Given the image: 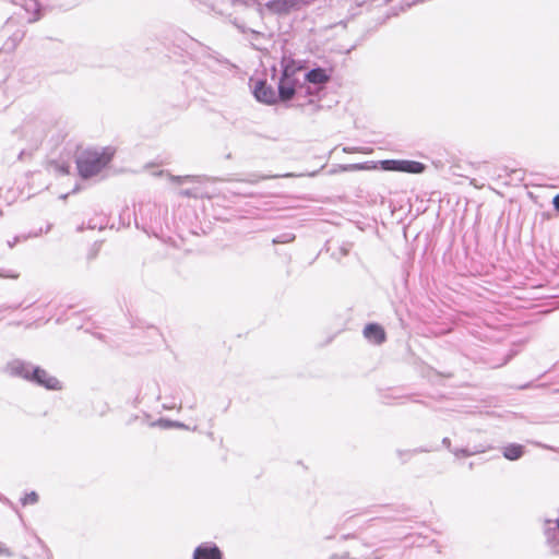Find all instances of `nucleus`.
<instances>
[{
    "instance_id": "obj_8",
    "label": "nucleus",
    "mask_w": 559,
    "mask_h": 559,
    "mask_svg": "<svg viewBox=\"0 0 559 559\" xmlns=\"http://www.w3.org/2000/svg\"><path fill=\"white\" fill-rule=\"evenodd\" d=\"M306 80L312 84H324L329 82L330 75L326 73V70L317 68L307 73Z\"/></svg>"
},
{
    "instance_id": "obj_12",
    "label": "nucleus",
    "mask_w": 559,
    "mask_h": 559,
    "mask_svg": "<svg viewBox=\"0 0 559 559\" xmlns=\"http://www.w3.org/2000/svg\"><path fill=\"white\" fill-rule=\"evenodd\" d=\"M11 555H12V552L9 550V548H7L2 544H0V556H11Z\"/></svg>"
},
{
    "instance_id": "obj_10",
    "label": "nucleus",
    "mask_w": 559,
    "mask_h": 559,
    "mask_svg": "<svg viewBox=\"0 0 559 559\" xmlns=\"http://www.w3.org/2000/svg\"><path fill=\"white\" fill-rule=\"evenodd\" d=\"M48 168L56 174L68 175L70 166L69 164H59L58 162L51 160L48 163Z\"/></svg>"
},
{
    "instance_id": "obj_5",
    "label": "nucleus",
    "mask_w": 559,
    "mask_h": 559,
    "mask_svg": "<svg viewBox=\"0 0 559 559\" xmlns=\"http://www.w3.org/2000/svg\"><path fill=\"white\" fill-rule=\"evenodd\" d=\"M254 96L259 102L265 104H274L276 102V95L273 88L266 85L265 82L259 81L254 86Z\"/></svg>"
},
{
    "instance_id": "obj_9",
    "label": "nucleus",
    "mask_w": 559,
    "mask_h": 559,
    "mask_svg": "<svg viewBox=\"0 0 559 559\" xmlns=\"http://www.w3.org/2000/svg\"><path fill=\"white\" fill-rule=\"evenodd\" d=\"M524 453L523 445L509 444L503 449V456L510 461L520 459Z\"/></svg>"
},
{
    "instance_id": "obj_13",
    "label": "nucleus",
    "mask_w": 559,
    "mask_h": 559,
    "mask_svg": "<svg viewBox=\"0 0 559 559\" xmlns=\"http://www.w3.org/2000/svg\"><path fill=\"white\" fill-rule=\"evenodd\" d=\"M552 204H554V207L557 212H559V193L557 195H555V198L552 199Z\"/></svg>"
},
{
    "instance_id": "obj_3",
    "label": "nucleus",
    "mask_w": 559,
    "mask_h": 559,
    "mask_svg": "<svg viewBox=\"0 0 559 559\" xmlns=\"http://www.w3.org/2000/svg\"><path fill=\"white\" fill-rule=\"evenodd\" d=\"M425 169L426 166L420 162L386 159V170H396L409 174H421Z\"/></svg>"
},
{
    "instance_id": "obj_6",
    "label": "nucleus",
    "mask_w": 559,
    "mask_h": 559,
    "mask_svg": "<svg viewBox=\"0 0 559 559\" xmlns=\"http://www.w3.org/2000/svg\"><path fill=\"white\" fill-rule=\"evenodd\" d=\"M364 336L371 343L381 344L384 340V331L381 325L370 323L364 329Z\"/></svg>"
},
{
    "instance_id": "obj_2",
    "label": "nucleus",
    "mask_w": 559,
    "mask_h": 559,
    "mask_svg": "<svg viewBox=\"0 0 559 559\" xmlns=\"http://www.w3.org/2000/svg\"><path fill=\"white\" fill-rule=\"evenodd\" d=\"M25 379L33 380L37 382L39 385H43L44 388L48 390H61L62 385L61 382L50 376L46 370L41 368H35L32 376H28L27 373L23 374Z\"/></svg>"
},
{
    "instance_id": "obj_4",
    "label": "nucleus",
    "mask_w": 559,
    "mask_h": 559,
    "mask_svg": "<svg viewBox=\"0 0 559 559\" xmlns=\"http://www.w3.org/2000/svg\"><path fill=\"white\" fill-rule=\"evenodd\" d=\"M223 554L215 545L202 544L194 549L193 559H222Z\"/></svg>"
},
{
    "instance_id": "obj_15",
    "label": "nucleus",
    "mask_w": 559,
    "mask_h": 559,
    "mask_svg": "<svg viewBox=\"0 0 559 559\" xmlns=\"http://www.w3.org/2000/svg\"><path fill=\"white\" fill-rule=\"evenodd\" d=\"M190 177H185V178H180V177H177V178H174V181H177V182H182L185 180H188Z\"/></svg>"
},
{
    "instance_id": "obj_7",
    "label": "nucleus",
    "mask_w": 559,
    "mask_h": 559,
    "mask_svg": "<svg viewBox=\"0 0 559 559\" xmlns=\"http://www.w3.org/2000/svg\"><path fill=\"white\" fill-rule=\"evenodd\" d=\"M280 98L283 102L290 100L295 95V84L287 76L281 79L278 84Z\"/></svg>"
},
{
    "instance_id": "obj_14",
    "label": "nucleus",
    "mask_w": 559,
    "mask_h": 559,
    "mask_svg": "<svg viewBox=\"0 0 559 559\" xmlns=\"http://www.w3.org/2000/svg\"><path fill=\"white\" fill-rule=\"evenodd\" d=\"M180 194L183 195V197H188V198H191V197L195 198L197 197V194L190 192L189 190H183V191L180 192Z\"/></svg>"
},
{
    "instance_id": "obj_1",
    "label": "nucleus",
    "mask_w": 559,
    "mask_h": 559,
    "mask_svg": "<svg viewBox=\"0 0 559 559\" xmlns=\"http://www.w3.org/2000/svg\"><path fill=\"white\" fill-rule=\"evenodd\" d=\"M115 151L111 147L86 148L79 153L76 166L83 178L97 175L112 159Z\"/></svg>"
},
{
    "instance_id": "obj_11",
    "label": "nucleus",
    "mask_w": 559,
    "mask_h": 559,
    "mask_svg": "<svg viewBox=\"0 0 559 559\" xmlns=\"http://www.w3.org/2000/svg\"><path fill=\"white\" fill-rule=\"evenodd\" d=\"M22 501H23V504L36 503L38 501V495L34 491L26 493Z\"/></svg>"
}]
</instances>
